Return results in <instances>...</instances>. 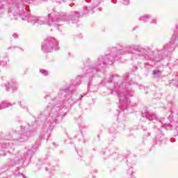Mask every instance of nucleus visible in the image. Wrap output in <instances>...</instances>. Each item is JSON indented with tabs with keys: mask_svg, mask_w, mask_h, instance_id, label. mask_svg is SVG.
I'll return each instance as SVG.
<instances>
[{
	"mask_svg": "<svg viewBox=\"0 0 178 178\" xmlns=\"http://www.w3.org/2000/svg\"><path fill=\"white\" fill-rule=\"evenodd\" d=\"M33 0H16L10 8L8 15L11 20H17V17H21L22 20H28L32 26H42L48 24L51 27H58L62 26L63 22H69V23H77L79 17H80V13L77 11L71 12L70 17L66 16L65 13H58L52 11L49 13L47 17H37L35 15H30L27 10V5H30Z\"/></svg>",
	"mask_w": 178,
	"mask_h": 178,
	"instance_id": "f257e3e1",
	"label": "nucleus"
},
{
	"mask_svg": "<svg viewBox=\"0 0 178 178\" xmlns=\"http://www.w3.org/2000/svg\"><path fill=\"white\" fill-rule=\"evenodd\" d=\"M136 52H147V48L137 44H130L118 49L113 48L111 54L99 57L95 64L89 65L88 68H86V77L91 79V77H94V74L97 72H102L106 65H112L115 60H119L122 58V55H126V54L134 55Z\"/></svg>",
	"mask_w": 178,
	"mask_h": 178,
	"instance_id": "f03ea898",
	"label": "nucleus"
},
{
	"mask_svg": "<svg viewBox=\"0 0 178 178\" xmlns=\"http://www.w3.org/2000/svg\"><path fill=\"white\" fill-rule=\"evenodd\" d=\"M107 81V90L112 95H117L120 101L119 109L122 112H124L129 106H134L131 104V97L134 95V92L127 89V86H131V82L129 81V76H119L110 75Z\"/></svg>",
	"mask_w": 178,
	"mask_h": 178,
	"instance_id": "7ed1b4c3",
	"label": "nucleus"
},
{
	"mask_svg": "<svg viewBox=\"0 0 178 178\" xmlns=\"http://www.w3.org/2000/svg\"><path fill=\"white\" fill-rule=\"evenodd\" d=\"M142 119H144L145 118L147 120H150V122H156V125H154L155 127H156V141L161 142L162 141V136H163V134H162V131L159 129V127H164L165 130H173V129H176V127L175 126V124H168V122L166 120H169L170 118H173L172 115H169V118L163 119L160 121L158 120V118H156V115L155 113L149 112L148 111H145L142 112Z\"/></svg>",
	"mask_w": 178,
	"mask_h": 178,
	"instance_id": "20e7f679",
	"label": "nucleus"
},
{
	"mask_svg": "<svg viewBox=\"0 0 178 178\" xmlns=\"http://www.w3.org/2000/svg\"><path fill=\"white\" fill-rule=\"evenodd\" d=\"M30 131L26 129V127L22 126L19 134L15 133L13 135V139L8 140L4 143H0V150L7 151L8 154H12L15 151V145L27 141Z\"/></svg>",
	"mask_w": 178,
	"mask_h": 178,
	"instance_id": "39448f33",
	"label": "nucleus"
},
{
	"mask_svg": "<svg viewBox=\"0 0 178 178\" xmlns=\"http://www.w3.org/2000/svg\"><path fill=\"white\" fill-rule=\"evenodd\" d=\"M38 147H40V142H35L31 149H28L25 154L23 155L22 152H17L15 158L11 160V165H13V166H18V169L24 168V159L30 161L31 156H33V155L35 154V151L38 149Z\"/></svg>",
	"mask_w": 178,
	"mask_h": 178,
	"instance_id": "423d86ee",
	"label": "nucleus"
},
{
	"mask_svg": "<svg viewBox=\"0 0 178 178\" xmlns=\"http://www.w3.org/2000/svg\"><path fill=\"white\" fill-rule=\"evenodd\" d=\"M60 109H62V107H60V105H54L52 107H51V106H47V110L51 111V112L44 123V130H54V127H55V124H56V122L58 120V117L59 116L58 112Z\"/></svg>",
	"mask_w": 178,
	"mask_h": 178,
	"instance_id": "0eeeda50",
	"label": "nucleus"
},
{
	"mask_svg": "<svg viewBox=\"0 0 178 178\" xmlns=\"http://www.w3.org/2000/svg\"><path fill=\"white\" fill-rule=\"evenodd\" d=\"M176 30L175 31L171 40L169 43H167L163 46V49L161 51V54H159V56L161 59L166 58L169 52H173L175 51V47L178 45V24L176 25Z\"/></svg>",
	"mask_w": 178,
	"mask_h": 178,
	"instance_id": "6e6552de",
	"label": "nucleus"
},
{
	"mask_svg": "<svg viewBox=\"0 0 178 178\" xmlns=\"http://www.w3.org/2000/svg\"><path fill=\"white\" fill-rule=\"evenodd\" d=\"M41 48L43 52L59 51V42L55 38L49 36L42 42Z\"/></svg>",
	"mask_w": 178,
	"mask_h": 178,
	"instance_id": "1a4fd4ad",
	"label": "nucleus"
},
{
	"mask_svg": "<svg viewBox=\"0 0 178 178\" xmlns=\"http://www.w3.org/2000/svg\"><path fill=\"white\" fill-rule=\"evenodd\" d=\"M72 91H74V88H72V86H69L65 88H62L60 89L58 95L61 98H65L69 95L70 92Z\"/></svg>",
	"mask_w": 178,
	"mask_h": 178,
	"instance_id": "9d476101",
	"label": "nucleus"
},
{
	"mask_svg": "<svg viewBox=\"0 0 178 178\" xmlns=\"http://www.w3.org/2000/svg\"><path fill=\"white\" fill-rule=\"evenodd\" d=\"M5 87L6 91H10V90L16 91L17 90V83L15 80H11L8 85H5Z\"/></svg>",
	"mask_w": 178,
	"mask_h": 178,
	"instance_id": "9b49d317",
	"label": "nucleus"
},
{
	"mask_svg": "<svg viewBox=\"0 0 178 178\" xmlns=\"http://www.w3.org/2000/svg\"><path fill=\"white\" fill-rule=\"evenodd\" d=\"M100 3H101V0H92V6L85 7V9L86 11L82 13V15H86V13H90V9H94L95 8H97V6H99Z\"/></svg>",
	"mask_w": 178,
	"mask_h": 178,
	"instance_id": "f8f14e48",
	"label": "nucleus"
},
{
	"mask_svg": "<svg viewBox=\"0 0 178 178\" xmlns=\"http://www.w3.org/2000/svg\"><path fill=\"white\" fill-rule=\"evenodd\" d=\"M13 106V104H12L11 103L8 102L7 101H4L0 104V109H6V108H9V106Z\"/></svg>",
	"mask_w": 178,
	"mask_h": 178,
	"instance_id": "ddd939ff",
	"label": "nucleus"
},
{
	"mask_svg": "<svg viewBox=\"0 0 178 178\" xmlns=\"http://www.w3.org/2000/svg\"><path fill=\"white\" fill-rule=\"evenodd\" d=\"M150 18H151V15H145L141 16L139 18V20L140 22H143V23H147V22H148V20H149Z\"/></svg>",
	"mask_w": 178,
	"mask_h": 178,
	"instance_id": "4468645a",
	"label": "nucleus"
},
{
	"mask_svg": "<svg viewBox=\"0 0 178 178\" xmlns=\"http://www.w3.org/2000/svg\"><path fill=\"white\" fill-rule=\"evenodd\" d=\"M152 74L156 79H159L162 76V72L159 70H155L152 72Z\"/></svg>",
	"mask_w": 178,
	"mask_h": 178,
	"instance_id": "2eb2a0df",
	"label": "nucleus"
},
{
	"mask_svg": "<svg viewBox=\"0 0 178 178\" xmlns=\"http://www.w3.org/2000/svg\"><path fill=\"white\" fill-rule=\"evenodd\" d=\"M49 164L48 161H45L43 162V164L42 162H39L38 164H37V168L38 169H40V166H41V165H43L44 168H45L46 170H48V168L47 167V165Z\"/></svg>",
	"mask_w": 178,
	"mask_h": 178,
	"instance_id": "dca6fc26",
	"label": "nucleus"
},
{
	"mask_svg": "<svg viewBox=\"0 0 178 178\" xmlns=\"http://www.w3.org/2000/svg\"><path fill=\"white\" fill-rule=\"evenodd\" d=\"M40 73H41L42 76H48V74H49V72H48V70H44V69H40Z\"/></svg>",
	"mask_w": 178,
	"mask_h": 178,
	"instance_id": "f3484780",
	"label": "nucleus"
},
{
	"mask_svg": "<svg viewBox=\"0 0 178 178\" xmlns=\"http://www.w3.org/2000/svg\"><path fill=\"white\" fill-rule=\"evenodd\" d=\"M19 105H20L21 108H23V109H26L27 108V106H26V103L19 102H18Z\"/></svg>",
	"mask_w": 178,
	"mask_h": 178,
	"instance_id": "a211bd4d",
	"label": "nucleus"
},
{
	"mask_svg": "<svg viewBox=\"0 0 178 178\" xmlns=\"http://www.w3.org/2000/svg\"><path fill=\"white\" fill-rule=\"evenodd\" d=\"M170 86H175V87H178V82L177 81L172 80L170 83Z\"/></svg>",
	"mask_w": 178,
	"mask_h": 178,
	"instance_id": "6ab92c4d",
	"label": "nucleus"
},
{
	"mask_svg": "<svg viewBox=\"0 0 178 178\" xmlns=\"http://www.w3.org/2000/svg\"><path fill=\"white\" fill-rule=\"evenodd\" d=\"M157 21L156 19H153L150 21V24H156Z\"/></svg>",
	"mask_w": 178,
	"mask_h": 178,
	"instance_id": "aec40b11",
	"label": "nucleus"
},
{
	"mask_svg": "<svg viewBox=\"0 0 178 178\" xmlns=\"http://www.w3.org/2000/svg\"><path fill=\"white\" fill-rule=\"evenodd\" d=\"M14 175H15V176H22L23 178H27V177H24V175H23L22 173L15 172Z\"/></svg>",
	"mask_w": 178,
	"mask_h": 178,
	"instance_id": "412c9836",
	"label": "nucleus"
},
{
	"mask_svg": "<svg viewBox=\"0 0 178 178\" xmlns=\"http://www.w3.org/2000/svg\"><path fill=\"white\" fill-rule=\"evenodd\" d=\"M141 127L143 129V131H148V129H147V127H145V125H143V124H141Z\"/></svg>",
	"mask_w": 178,
	"mask_h": 178,
	"instance_id": "4be33fe9",
	"label": "nucleus"
},
{
	"mask_svg": "<svg viewBox=\"0 0 178 178\" xmlns=\"http://www.w3.org/2000/svg\"><path fill=\"white\" fill-rule=\"evenodd\" d=\"M122 3L124 5H129V3H130V1H129V0H123Z\"/></svg>",
	"mask_w": 178,
	"mask_h": 178,
	"instance_id": "5701e85b",
	"label": "nucleus"
},
{
	"mask_svg": "<svg viewBox=\"0 0 178 178\" xmlns=\"http://www.w3.org/2000/svg\"><path fill=\"white\" fill-rule=\"evenodd\" d=\"M13 37L14 38H18L19 35H17V33H13Z\"/></svg>",
	"mask_w": 178,
	"mask_h": 178,
	"instance_id": "b1692460",
	"label": "nucleus"
},
{
	"mask_svg": "<svg viewBox=\"0 0 178 178\" xmlns=\"http://www.w3.org/2000/svg\"><path fill=\"white\" fill-rule=\"evenodd\" d=\"M81 79V77H80V76H77V78H76V83H79V84H80Z\"/></svg>",
	"mask_w": 178,
	"mask_h": 178,
	"instance_id": "393cba45",
	"label": "nucleus"
},
{
	"mask_svg": "<svg viewBox=\"0 0 178 178\" xmlns=\"http://www.w3.org/2000/svg\"><path fill=\"white\" fill-rule=\"evenodd\" d=\"M140 90H142V88H144V86L143 85L139 86Z\"/></svg>",
	"mask_w": 178,
	"mask_h": 178,
	"instance_id": "a878e982",
	"label": "nucleus"
},
{
	"mask_svg": "<svg viewBox=\"0 0 178 178\" xmlns=\"http://www.w3.org/2000/svg\"><path fill=\"white\" fill-rule=\"evenodd\" d=\"M65 2H69V1L73 2V1H74V0H65Z\"/></svg>",
	"mask_w": 178,
	"mask_h": 178,
	"instance_id": "bb28decb",
	"label": "nucleus"
},
{
	"mask_svg": "<svg viewBox=\"0 0 178 178\" xmlns=\"http://www.w3.org/2000/svg\"><path fill=\"white\" fill-rule=\"evenodd\" d=\"M90 86H91V82H88V87H90Z\"/></svg>",
	"mask_w": 178,
	"mask_h": 178,
	"instance_id": "cd10ccee",
	"label": "nucleus"
},
{
	"mask_svg": "<svg viewBox=\"0 0 178 178\" xmlns=\"http://www.w3.org/2000/svg\"><path fill=\"white\" fill-rule=\"evenodd\" d=\"M73 5H74V3H70V6L72 7Z\"/></svg>",
	"mask_w": 178,
	"mask_h": 178,
	"instance_id": "c85d7f7f",
	"label": "nucleus"
},
{
	"mask_svg": "<svg viewBox=\"0 0 178 178\" xmlns=\"http://www.w3.org/2000/svg\"><path fill=\"white\" fill-rule=\"evenodd\" d=\"M71 98H72V96H70V97H69L68 101H70V99H72Z\"/></svg>",
	"mask_w": 178,
	"mask_h": 178,
	"instance_id": "c756f323",
	"label": "nucleus"
},
{
	"mask_svg": "<svg viewBox=\"0 0 178 178\" xmlns=\"http://www.w3.org/2000/svg\"><path fill=\"white\" fill-rule=\"evenodd\" d=\"M170 141H171V143H174L175 142V140H172V139L170 140Z\"/></svg>",
	"mask_w": 178,
	"mask_h": 178,
	"instance_id": "7c9ffc66",
	"label": "nucleus"
},
{
	"mask_svg": "<svg viewBox=\"0 0 178 178\" xmlns=\"http://www.w3.org/2000/svg\"><path fill=\"white\" fill-rule=\"evenodd\" d=\"M8 49H12V47H8Z\"/></svg>",
	"mask_w": 178,
	"mask_h": 178,
	"instance_id": "2f4dec72",
	"label": "nucleus"
},
{
	"mask_svg": "<svg viewBox=\"0 0 178 178\" xmlns=\"http://www.w3.org/2000/svg\"><path fill=\"white\" fill-rule=\"evenodd\" d=\"M83 98V95H81V99Z\"/></svg>",
	"mask_w": 178,
	"mask_h": 178,
	"instance_id": "473e14b6",
	"label": "nucleus"
},
{
	"mask_svg": "<svg viewBox=\"0 0 178 178\" xmlns=\"http://www.w3.org/2000/svg\"><path fill=\"white\" fill-rule=\"evenodd\" d=\"M43 1H48V0H43Z\"/></svg>",
	"mask_w": 178,
	"mask_h": 178,
	"instance_id": "72a5a7b5",
	"label": "nucleus"
}]
</instances>
